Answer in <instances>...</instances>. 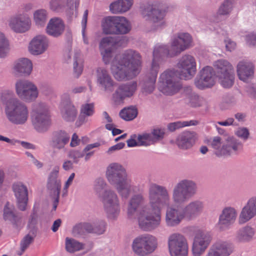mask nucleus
Returning <instances> with one entry per match:
<instances>
[{
  "mask_svg": "<svg viewBox=\"0 0 256 256\" xmlns=\"http://www.w3.org/2000/svg\"><path fill=\"white\" fill-rule=\"evenodd\" d=\"M149 206L142 207L138 211L139 227L146 232L158 228L161 222V210L169 206L170 197L168 189L164 186L152 184L148 189Z\"/></svg>",
  "mask_w": 256,
  "mask_h": 256,
  "instance_id": "f257e3e1",
  "label": "nucleus"
},
{
  "mask_svg": "<svg viewBox=\"0 0 256 256\" xmlns=\"http://www.w3.org/2000/svg\"><path fill=\"white\" fill-rule=\"evenodd\" d=\"M116 49H102L101 54L106 64L111 62V71L118 81L132 79L140 72L142 60L140 54L132 49L124 54H117Z\"/></svg>",
  "mask_w": 256,
  "mask_h": 256,
  "instance_id": "f03ea898",
  "label": "nucleus"
},
{
  "mask_svg": "<svg viewBox=\"0 0 256 256\" xmlns=\"http://www.w3.org/2000/svg\"><path fill=\"white\" fill-rule=\"evenodd\" d=\"M106 177L122 198H127L134 192V186L125 167L120 162L110 163L106 167Z\"/></svg>",
  "mask_w": 256,
  "mask_h": 256,
  "instance_id": "7ed1b4c3",
  "label": "nucleus"
},
{
  "mask_svg": "<svg viewBox=\"0 0 256 256\" xmlns=\"http://www.w3.org/2000/svg\"><path fill=\"white\" fill-rule=\"evenodd\" d=\"M4 113L8 120L12 124L25 125L30 117L28 106L16 98H12L6 103Z\"/></svg>",
  "mask_w": 256,
  "mask_h": 256,
  "instance_id": "20e7f679",
  "label": "nucleus"
},
{
  "mask_svg": "<svg viewBox=\"0 0 256 256\" xmlns=\"http://www.w3.org/2000/svg\"><path fill=\"white\" fill-rule=\"evenodd\" d=\"M32 122L38 132L44 133L48 130L51 124V115L48 104L42 102L34 103L32 108Z\"/></svg>",
  "mask_w": 256,
  "mask_h": 256,
  "instance_id": "39448f33",
  "label": "nucleus"
},
{
  "mask_svg": "<svg viewBox=\"0 0 256 256\" xmlns=\"http://www.w3.org/2000/svg\"><path fill=\"white\" fill-rule=\"evenodd\" d=\"M198 186L195 182L184 178L178 180L172 190V200L176 205H182L194 196L197 193Z\"/></svg>",
  "mask_w": 256,
  "mask_h": 256,
  "instance_id": "423d86ee",
  "label": "nucleus"
},
{
  "mask_svg": "<svg viewBox=\"0 0 256 256\" xmlns=\"http://www.w3.org/2000/svg\"><path fill=\"white\" fill-rule=\"evenodd\" d=\"M158 238L150 234H143L134 238L132 243V250L138 256H146L158 248Z\"/></svg>",
  "mask_w": 256,
  "mask_h": 256,
  "instance_id": "0eeeda50",
  "label": "nucleus"
},
{
  "mask_svg": "<svg viewBox=\"0 0 256 256\" xmlns=\"http://www.w3.org/2000/svg\"><path fill=\"white\" fill-rule=\"evenodd\" d=\"M182 84L173 70H167L162 73L158 81V90L166 96H173L180 90Z\"/></svg>",
  "mask_w": 256,
  "mask_h": 256,
  "instance_id": "6e6552de",
  "label": "nucleus"
},
{
  "mask_svg": "<svg viewBox=\"0 0 256 256\" xmlns=\"http://www.w3.org/2000/svg\"><path fill=\"white\" fill-rule=\"evenodd\" d=\"M218 82L222 87L229 88L232 86L235 80L233 66L225 60H219L214 64Z\"/></svg>",
  "mask_w": 256,
  "mask_h": 256,
  "instance_id": "1a4fd4ad",
  "label": "nucleus"
},
{
  "mask_svg": "<svg viewBox=\"0 0 256 256\" xmlns=\"http://www.w3.org/2000/svg\"><path fill=\"white\" fill-rule=\"evenodd\" d=\"M101 198L108 218L112 220L116 219L121 210L120 200L116 192L112 189L105 190Z\"/></svg>",
  "mask_w": 256,
  "mask_h": 256,
  "instance_id": "9d476101",
  "label": "nucleus"
},
{
  "mask_svg": "<svg viewBox=\"0 0 256 256\" xmlns=\"http://www.w3.org/2000/svg\"><path fill=\"white\" fill-rule=\"evenodd\" d=\"M168 246L170 256H188V240L182 234L175 232L168 238Z\"/></svg>",
  "mask_w": 256,
  "mask_h": 256,
  "instance_id": "9b49d317",
  "label": "nucleus"
},
{
  "mask_svg": "<svg viewBox=\"0 0 256 256\" xmlns=\"http://www.w3.org/2000/svg\"><path fill=\"white\" fill-rule=\"evenodd\" d=\"M15 87L18 96L26 102L34 101L38 96V88L32 82L19 80L16 82Z\"/></svg>",
  "mask_w": 256,
  "mask_h": 256,
  "instance_id": "f8f14e48",
  "label": "nucleus"
},
{
  "mask_svg": "<svg viewBox=\"0 0 256 256\" xmlns=\"http://www.w3.org/2000/svg\"><path fill=\"white\" fill-rule=\"evenodd\" d=\"M238 218L236 209L232 206H226L222 210L216 224V228L220 232L230 230L235 224Z\"/></svg>",
  "mask_w": 256,
  "mask_h": 256,
  "instance_id": "ddd939ff",
  "label": "nucleus"
},
{
  "mask_svg": "<svg viewBox=\"0 0 256 256\" xmlns=\"http://www.w3.org/2000/svg\"><path fill=\"white\" fill-rule=\"evenodd\" d=\"M60 166H54L50 172L48 180L47 188L50 191L53 202V210H56L59 202L60 191L61 189V180L59 178Z\"/></svg>",
  "mask_w": 256,
  "mask_h": 256,
  "instance_id": "4468645a",
  "label": "nucleus"
},
{
  "mask_svg": "<svg viewBox=\"0 0 256 256\" xmlns=\"http://www.w3.org/2000/svg\"><path fill=\"white\" fill-rule=\"evenodd\" d=\"M158 52V50L154 52V58L142 84V92L146 94L152 93L155 89L156 82L160 69L159 64L157 62Z\"/></svg>",
  "mask_w": 256,
  "mask_h": 256,
  "instance_id": "2eb2a0df",
  "label": "nucleus"
},
{
  "mask_svg": "<svg viewBox=\"0 0 256 256\" xmlns=\"http://www.w3.org/2000/svg\"><path fill=\"white\" fill-rule=\"evenodd\" d=\"M212 240L210 233L207 231L198 230L195 234L192 246L193 256H202L208 247Z\"/></svg>",
  "mask_w": 256,
  "mask_h": 256,
  "instance_id": "dca6fc26",
  "label": "nucleus"
},
{
  "mask_svg": "<svg viewBox=\"0 0 256 256\" xmlns=\"http://www.w3.org/2000/svg\"><path fill=\"white\" fill-rule=\"evenodd\" d=\"M234 6L233 1L232 0H224L219 7L217 12L208 18L207 16H201L199 21L202 26L210 24L212 22L218 23L222 21L224 16H228L232 10Z\"/></svg>",
  "mask_w": 256,
  "mask_h": 256,
  "instance_id": "f3484780",
  "label": "nucleus"
},
{
  "mask_svg": "<svg viewBox=\"0 0 256 256\" xmlns=\"http://www.w3.org/2000/svg\"><path fill=\"white\" fill-rule=\"evenodd\" d=\"M181 78L186 80L192 79L196 72V62L195 58L189 54L183 56L178 64Z\"/></svg>",
  "mask_w": 256,
  "mask_h": 256,
  "instance_id": "a211bd4d",
  "label": "nucleus"
},
{
  "mask_svg": "<svg viewBox=\"0 0 256 256\" xmlns=\"http://www.w3.org/2000/svg\"><path fill=\"white\" fill-rule=\"evenodd\" d=\"M140 12L142 16L146 20L154 23L160 22L162 24V20L165 16V12L160 10L155 6L149 2H144L140 4Z\"/></svg>",
  "mask_w": 256,
  "mask_h": 256,
  "instance_id": "6ab92c4d",
  "label": "nucleus"
},
{
  "mask_svg": "<svg viewBox=\"0 0 256 256\" xmlns=\"http://www.w3.org/2000/svg\"><path fill=\"white\" fill-rule=\"evenodd\" d=\"M8 26L16 33H24L30 30L31 20L26 14H18L10 18Z\"/></svg>",
  "mask_w": 256,
  "mask_h": 256,
  "instance_id": "aec40b11",
  "label": "nucleus"
},
{
  "mask_svg": "<svg viewBox=\"0 0 256 256\" xmlns=\"http://www.w3.org/2000/svg\"><path fill=\"white\" fill-rule=\"evenodd\" d=\"M137 88L138 84L135 81L121 84L113 94L112 98L116 102L120 104L125 99L133 96Z\"/></svg>",
  "mask_w": 256,
  "mask_h": 256,
  "instance_id": "412c9836",
  "label": "nucleus"
},
{
  "mask_svg": "<svg viewBox=\"0 0 256 256\" xmlns=\"http://www.w3.org/2000/svg\"><path fill=\"white\" fill-rule=\"evenodd\" d=\"M215 84L213 69L210 66L204 68L196 78L194 84L199 89L204 90L212 87Z\"/></svg>",
  "mask_w": 256,
  "mask_h": 256,
  "instance_id": "4be33fe9",
  "label": "nucleus"
},
{
  "mask_svg": "<svg viewBox=\"0 0 256 256\" xmlns=\"http://www.w3.org/2000/svg\"><path fill=\"white\" fill-rule=\"evenodd\" d=\"M232 252L233 247L230 242L218 240L210 246L206 256H230Z\"/></svg>",
  "mask_w": 256,
  "mask_h": 256,
  "instance_id": "5701e85b",
  "label": "nucleus"
},
{
  "mask_svg": "<svg viewBox=\"0 0 256 256\" xmlns=\"http://www.w3.org/2000/svg\"><path fill=\"white\" fill-rule=\"evenodd\" d=\"M12 189L16 200L18 208L20 210H25L28 200L27 186L21 182H16L12 184Z\"/></svg>",
  "mask_w": 256,
  "mask_h": 256,
  "instance_id": "b1692460",
  "label": "nucleus"
},
{
  "mask_svg": "<svg viewBox=\"0 0 256 256\" xmlns=\"http://www.w3.org/2000/svg\"><path fill=\"white\" fill-rule=\"evenodd\" d=\"M96 80L98 86L106 92H112L114 82L108 72L104 68H98L96 70Z\"/></svg>",
  "mask_w": 256,
  "mask_h": 256,
  "instance_id": "393cba45",
  "label": "nucleus"
},
{
  "mask_svg": "<svg viewBox=\"0 0 256 256\" xmlns=\"http://www.w3.org/2000/svg\"><path fill=\"white\" fill-rule=\"evenodd\" d=\"M70 140V136L66 131L58 130L52 132L49 144L52 148L60 150L64 148Z\"/></svg>",
  "mask_w": 256,
  "mask_h": 256,
  "instance_id": "a878e982",
  "label": "nucleus"
},
{
  "mask_svg": "<svg viewBox=\"0 0 256 256\" xmlns=\"http://www.w3.org/2000/svg\"><path fill=\"white\" fill-rule=\"evenodd\" d=\"M204 203L200 200L190 201L182 208L186 218L191 220L199 216L204 212Z\"/></svg>",
  "mask_w": 256,
  "mask_h": 256,
  "instance_id": "bb28decb",
  "label": "nucleus"
},
{
  "mask_svg": "<svg viewBox=\"0 0 256 256\" xmlns=\"http://www.w3.org/2000/svg\"><path fill=\"white\" fill-rule=\"evenodd\" d=\"M255 66L253 63L242 60L238 62L236 66V73L240 80L248 82L253 78Z\"/></svg>",
  "mask_w": 256,
  "mask_h": 256,
  "instance_id": "cd10ccee",
  "label": "nucleus"
},
{
  "mask_svg": "<svg viewBox=\"0 0 256 256\" xmlns=\"http://www.w3.org/2000/svg\"><path fill=\"white\" fill-rule=\"evenodd\" d=\"M243 144L233 136H228L224 140L222 156H230L238 155L242 150Z\"/></svg>",
  "mask_w": 256,
  "mask_h": 256,
  "instance_id": "c85d7f7f",
  "label": "nucleus"
},
{
  "mask_svg": "<svg viewBox=\"0 0 256 256\" xmlns=\"http://www.w3.org/2000/svg\"><path fill=\"white\" fill-rule=\"evenodd\" d=\"M64 56L67 62H69L72 56L74 74L76 77H78L83 70V59L80 52L76 49H66Z\"/></svg>",
  "mask_w": 256,
  "mask_h": 256,
  "instance_id": "c756f323",
  "label": "nucleus"
},
{
  "mask_svg": "<svg viewBox=\"0 0 256 256\" xmlns=\"http://www.w3.org/2000/svg\"><path fill=\"white\" fill-rule=\"evenodd\" d=\"M256 237V230L250 225H246L238 228L234 235V240L238 244H246Z\"/></svg>",
  "mask_w": 256,
  "mask_h": 256,
  "instance_id": "7c9ffc66",
  "label": "nucleus"
},
{
  "mask_svg": "<svg viewBox=\"0 0 256 256\" xmlns=\"http://www.w3.org/2000/svg\"><path fill=\"white\" fill-rule=\"evenodd\" d=\"M170 44L176 48H188L194 46L192 36L188 32H178L171 38Z\"/></svg>",
  "mask_w": 256,
  "mask_h": 256,
  "instance_id": "2f4dec72",
  "label": "nucleus"
},
{
  "mask_svg": "<svg viewBox=\"0 0 256 256\" xmlns=\"http://www.w3.org/2000/svg\"><path fill=\"white\" fill-rule=\"evenodd\" d=\"M198 139L197 134L192 131H184L177 137L176 144L181 149L187 150L191 148Z\"/></svg>",
  "mask_w": 256,
  "mask_h": 256,
  "instance_id": "473e14b6",
  "label": "nucleus"
},
{
  "mask_svg": "<svg viewBox=\"0 0 256 256\" xmlns=\"http://www.w3.org/2000/svg\"><path fill=\"white\" fill-rule=\"evenodd\" d=\"M184 218H186V216L183 210L180 211L172 206L168 207L164 218L166 224L168 226H177Z\"/></svg>",
  "mask_w": 256,
  "mask_h": 256,
  "instance_id": "72a5a7b5",
  "label": "nucleus"
},
{
  "mask_svg": "<svg viewBox=\"0 0 256 256\" xmlns=\"http://www.w3.org/2000/svg\"><path fill=\"white\" fill-rule=\"evenodd\" d=\"M14 210V206L10 202H7L4 210V218L5 220L10 222L13 228L19 230L24 224L21 218L15 214Z\"/></svg>",
  "mask_w": 256,
  "mask_h": 256,
  "instance_id": "f704fd0d",
  "label": "nucleus"
},
{
  "mask_svg": "<svg viewBox=\"0 0 256 256\" xmlns=\"http://www.w3.org/2000/svg\"><path fill=\"white\" fill-rule=\"evenodd\" d=\"M65 24L64 21L59 18H50L46 28V33L54 38L60 36L64 32Z\"/></svg>",
  "mask_w": 256,
  "mask_h": 256,
  "instance_id": "c9c22d12",
  "label": "nucleus"
},
{
  "mask_svg": "<svg viewBox=\"0 0 256 256\" xmlns=\"http://www.w3.org/2000/svg\"><path fill=\"white\" fill-rule=\"evenodd\" d=\"M145 202V198L142 194H134L129 200L127 206V214L129 218H132L138 208Z\"/></svg>",
  "mask_w": 256,
  "mask_h": 256,
  "instance_id": "e433bc0d",
  "label": "nucleus"
},
{
  "mask_svg": "<svg viewBox=\"0 0 256 256\" xmlns=\"http://www.w3.org/2000/svg\"><path fill=\"white\" fill-rule=\"evenodd\" d=\"M59 108L61 116L64 120L67 122H73L75 120L78 116V110L72 102L60 105Z\"/></svg>",
  "mask_w": 256,
  "mask_h": 256,
  "instance_id": "4c0bfd02",
  "label": "nucleus"
},
{
  "mask_svg": "<svg viewBox=\"0 0 256 256\" xmlns=\"http://www.w3.org/2000/svg\"><path fill=\"white\" fill-rule=\"evenodd\" d=\"M134 4V0H117L110 5V10L114 14H122L128 11Z\"/></svg>",
  "mask_w": 256,
  "mask_h": 256,
  "instance_id": "58836bf2",
  "label": "nucleus"
},
{
  "mask_svg": "<svg viewBox=\"0 0 256 256\" xmlns=\"http://www.w3.org/2000/svg\"><path fill=\"white\" fill-rule=\"evenodd\" d=\"M32 68V62L28 58L18 59L16 62L14 66V69L16 72L24 76L30 75Z\"/></svg>",
  "mask_w": 256,
  "mask_h": 256,
  "instance_id": "ea45409f",
  "label": "nucleus"
},
{
  "mask_svg": "<svg viewBox=\"0 0 256 256\" xmlns=\"http://www.w3.org/2000/svg\"><path fill=\"white\" fill-rule=\"evenodd\" d=\"M128 40L126 38H120L116 36H106L100 42V48H112V47L126 46Z\"/></svg>",
  "mask_w": 256,
  "mask_h": 256,
  "instance_id": "a19ab883",
  "label": "nucleus"
},
{
  "mask_svg": "<svg viewBox=\"0 0 256 256\" xmlns=\"http://www.w3.org/2000/svg\"><path fill=\"white\" fill-rule=\"evenodd\" d=\"M117 16H107L103 18L101 22L102 32L107 35H114Z\"/></svg>",
  "mask_w": 256,
  "mask_h": 256,
  "instance_id": "79ce46f5",
  "label": "nucleus"
},
{
  "mask_svg": "<svg viewBox=\"0 0 256 256\" xmlns=\"http://www.w3.org/2000/svg\"><path fill=\"white\" fill-rule=\"evenodd\" d=\"M114 35L124 34L130 32L131 26L128 20L124 16H117Z\"/></svg>",
  "mask_w": 256,
  "mask_h": 256,
  "instance_id": "37998d69",
  "label": "nucleus"
},
{
  "mask_svg": "<svg viewBox=\"0 0 256 256\" xmlns=\"http://www.w3.org/2000/svg\"><path fill=\"white\" fill-rule=\"evenodd\" d=\"M48 18V12L46 9L40 8L36 10L33 13L34 22L38 26H44Z\"/></svg>",
  "mask_w": 256,
  "mask_h": 256,
  "instance_id": "c03bdc74",
  "label": "nucleus"
},
{
  "mask_svg": "<svg viewBox=\"0 0 256 256\" xmlns=\"http://www.w3.org/2000/svg\"><path fill=\"white\" fill-rule=\"evenodd\" d=\"M50 46L48 38L44 35L34 37L29 44V48H47Z\"/></svg>",
  "mask_w": 256,
  "mask_h": 256,
  "instance_id": "a18cd8bd",
  "label": "nucleus"
},
{
  "mask_svg": "<svg viewBox=\"0 0 256 256\" xmlns=\"http://www.w3.org/2000/svg\"><path fill=\"white\" fill-rule=\"evenodd\" d=\"M184 49H154V52L158 50V58L157 62L160 65V60H163L165 58H172L179 54L182 50ZM153 59L154 58V52H153Z\"/></svg>",
  "mask_w": 256,
  "mask_h": 256,
  "instance_id": "49530a36",
  "label": "nucleus"
},
{
  "mask_svg": "<svg viewBox=\"0 0 256 256\" xmlns=\"http://www.w3.org/2000/svg\"><path fill=\"white\" fill-rule=\"evenodd\" d=\"M100 146L99 142H95L88 144L82 150H75L70 152V156L72 158L75 162H78L79 158H83L84 153L94 148H98Z\"/></svg>",
  "mask_w": 256,
  "mask_h": 256,
  "instance_id": "de8ad7c7",
  "label": "nucleus"
},
{
  "mask_svg": "<svg viewBox=\"0 0 256 256\" xmlns=\"http://www.w3.org/2000/svg\"><path fill=\"white\" fill-rule=\"evenodd\" d=\"M256 214L245 205L242 208L238 216L240 224H244L250 221Z\"/></svg>",
  "mask_w": 256,
  "mask_h": 256,
  "instance_id": "09e8293b",
  "label": "nucleus"
},
{
  "mask_svg": "<svg viewBox=\"0 0 256 256\" xmlns=\"http://www.w3.org/2000/svg\"><path fill=\"white\" fill-rule=\"evenodd\" d=\"M209 144L214 149L215 154L219 156H222L224 141L222 142V138L218 136H214L208 140Z\"/></svg>",
  "mask_w": 256,
  "mask_h": 256,
  "instance_id": "8fccbe9b",
  "label": "nucleus"
},
{
  "mask_svg": "<svg viewBox=\"0 0 256 256\" xmlns=\"http://www.w3.org/2000/svg\"><path fill=\"white\" fill-rule=\"evenodd\" d=\"M66 250L67 252L73 253L84 248V244L76 240L67 237L65 240Z\"/></svg>",
  "mask_w": 256,
  "mask_h": 256,
  "instance_id": "3c124183",
  "label": "nucleus"
},
{
  "mask_svg": "<svg viewBox=\"0 0 256 256\" xmlns=\"http://www.w3.org/2000/svg\"><path fill=\"white\" fill-rule=\"evenodd\" d=\"M106 223L100 221L98 224L92 226L91 224L86 223L84 224V229L90 232H94L98 234H102L106 230Z\"/></svg>",
  "mask_w": 256,
  "mask_h": 256,
  "instance_id": "603ef678",
  "label": "nucleus"
},
{
  "mask_svg": "<svg viewBox=\"0 0 256 256\" xmlns=\"http://www.w3.org/2000/svg\"><path fill=\"white\" fill-rule=\"evenodd\" d=\"M138 115V110L134 106H130L122 109L120 112L122 118L129 121L134 120Z\"/></svg>",
  "mask_w": 256,
  "mask_h": 256,
  "instance_id": "864d4df0",
  "label": "nucleus"
},
{
  "mask_svg": "<svg viewBox=\"0 0 256 256\" xmlns=\"http://www.w3.org/2000/svg\"><path fill=\"white\" fill-rule=\"evenodd\" d=\"M198 122L194 120H191L190 121H178L169 124L168 126V128L169 130L173 132L177 129H179L185 126H196Z\"/></svg>",
  "mask_w": 256,
  "mask_h": 256,
  "instance_id": "5fc2aeb1",
  "label": "nucleus"
},
{
  "mask_svg": "<svg viewBox=\"0 0 256 256\" xmlns=\"http://www.w3.org/2000/svg\"><path fill=\"white\" fill-rule=\"evenodd\" d=\"M188 100L189 104L194 108L202 106L206 103V100L202 97L195 93L191 94L188 96Z\"/></svg>",
  "mask_w": 256,
  "mask_h": 256,
  "instance_id": "6e6d98bb",
  "label": "nucleus"
},
{
  "mask_svg": "<svg viewBox=\"0 0 256 256\" xmlns=\"http://www.w3.org/2000/svg\"><path fill=\"white\" fill-rule=\"evenodd\" d=\"M137 140L140 146H149L153 142L152 136L150 134L144 133L139 135Z\"/></svg>",
  "mask_w": 256,
  "mask_h": 256,
  "instance_id": "4d7b16f0",
  "label": "nucleus"
},
{
  "mask_svg": "<svg viewBox=\"0 0 256 256\" xmlns=\"http://www.w3.org/2000/svg\"><path fill=\"white\" fill-rule=\"evenodd\" d=\"M66 6V0H51L50 2V8L54 12H60Z\"/></svg>",
  "mask_w": 256,
  "mask_h": 256,
  "instance_id": "13d9d810",
  "label": "nucleus"
},
{
  "mask_svg": "<svg viewBox=\"0 0 256 256\" xmlns=\"http://www.w3.org/2000/svg\"><path fill=\"white\" fill-rule=\"evenodd\" d=\"M94 112L93 103L83 104L80 108V114L87 116H92Z\"/></svg>",
  "mask_w": 256,
  "mask_h": 256,
  "instance_id": "bf43d9fd",
  "label": "nucleus"
},
{
  "mask_svg": "<svg viewBox=\"0 0 256 256\" xmlns=\"http://www.w3.org/2000/svg\"><path fill=\"white\" fill-rule=\"evenodd\" d=\"M32 240V237L29 234L25 236L20 242V252H18V254L22 255L24 250L27 248Z\"/></svg>",
  "mask_w": 256,
  "mask_h": 256,
  "instance_id": "052dcab7",
  "label": "nucleus"
},
{
  "mask_svg": "<svg viewBox=\"0 0 256 256\" xmlns=\"http://www.w3.org/2000/svg\"><path fill=\"white\" fill-rule=\"evenodd\" d=\"M236 135L241 139L246 140L248 138L250 132L246 128H239L235 132Z\"/></svg>",
  "mask_w": 256,
  "mask_h": 256,
  "instance_id": "680f3d73",
  "label": "nucleus"
},
{
  "mask_svg": "<svg viewBox=\"0 0 256 256\" xmlns=\"http://www.w3.org/2000/svg\"><path fill=\"white\" fill-rule=\"evenodd\" d=\"M88 10H86L83 14L82 18V34L84 38V42L88 44V40L85 36V32L86 28V24L88 20Z\"/></svg>",
  "mask_w": 256,
  "mask_h": 256,
  "instance_id": "e2e57ef3",
  "label": "nucleus"
},
{
  "mask_svg": "<svg viewBox=\"0 0 256 256\" xmlns=\"http://www.w3.org/2000/svg\"><path fill=\"white\" fill-rule=\"evenodd\" d=\"M106 186V183L102 178H97L94 182V189L97 193H99Z\"/></svg>",
  "mask_w": 256,
  "mask_h": 256,
  "instance_id": "0e129e2a",
  "label": "nucleus"
},
{
  "mask_svg": "<svg viewBox=\"0 0 256 256\" xmlns=\"http://www.w3.org/2000/svg\"><path fill=\"white\" fill-rule=\"evenodd\" d=\"M244 205L256 214V196L250 198Z\"/></svg>",
  "mask_w": 256,
  "mask_h": 256,
  "instance_id": "69168bd1",
  "label": "nucleus"
},
{
  "mask_svg": "<svg viewBox=\"0 0 256 256\" xmlns=\"http://www.w3.org/2000/svg\"><path fill=\"white\" fill-rule=\"evenodd\" d=\"M245 40L249 46H256V32L248 34L246 36Z\"/></svg>",
  "mask_w": 256,
  "mask_h": 256,
  "instance_id": "338daca9",
  "label": "nucleus"
},
{
  "mask_svg": "<svg viewBox=\"0 0 256 256\" xmlns=\"http://www.w3.org/2000/svg\"><path fill=\"white\" fill-rule=\"evenodd\" d=\"M75 178V174L74 172L72 173L67 180L65 182L63 188V190L64 194H66L68 188L72 184L74 178Z\"/></svg>",
  "mask_w": 256,
  "mask_h": 256,
  "instance_id": "774afa93",
  "label": "nucleus"
}]
</instances>
